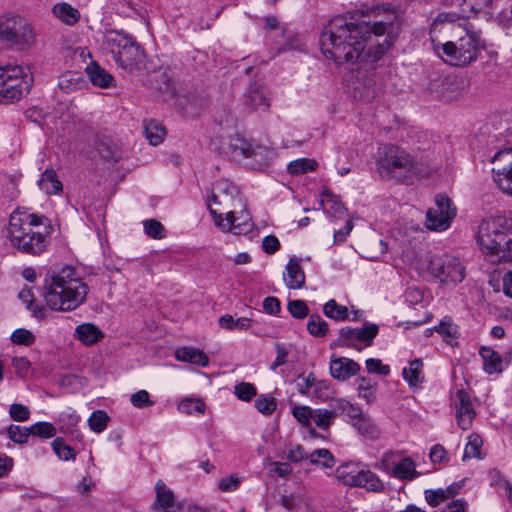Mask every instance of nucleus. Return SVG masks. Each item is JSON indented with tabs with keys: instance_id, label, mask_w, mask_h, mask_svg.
<instances>
[{
	"instance_id": "28",
	"label": "nucleus",
	"mask_w": 512,
	"mask_h": 512,
	"mask_svg": "<svg viewBox=\"0 0 512 512\" xmlns=\"http://www.w3.org/2000/svg\"><path fill=\"white\" fill-rule=\"evenodd\" d=\"M39 188L48 195L57 194L62 191V183L57 178L53 169H46L38 180Z\"/></svg>"
},
{
	"instance_id": "15",
	"label": "nucleus",
	"mask_w": 512,
	"mask_h": 512,
	"mask_svg": "<svg viewBox=\"0 0 512 512\" xmlns=\"http://www.w3.org/2000/svg\"><path fill=\"white\" fill-rule=\"evenodd\" d=\"M491 163L493 180L498 188L512 196V148L498 151L492 158Z\"/></svg>"
},
{
	"instance_id": "12",
	"label": "nucleus",
	"mask_w": 512,
	"mask_h": 512,
	"mask_svg": "<svg viewBox=\"0 0 512 512\" xmlns=\"http://www.w3.org/2000/svg\"><path fill=\"white\" fill-rule=\"evenodd\" d=\"M215 192H212V196L208 198V207L212 208V204L220 206L217 213L222 212L223 215L229 210L237 209V207H243L244 199L238 187L228 181H220L215 185Z\"/></svg>"
},
{
	"instance_id": "64",
	"label": "nucleus",
	"mask_w": 512,
	"mask_h": 512,
	"mask_svg": "<svg viewBox=\"0 0 512 512\" xmlns=\"http://www.w3.org/2000/svg\"><path fill=\"white\" fill-rule=\"evenodd\" d=\"M9 415L14 421L22 422L29 419L30 410L25 405L14 403L10 406Z\"/></svg>"
},
{
	"instance_id": "40",
	"label": "nucleus",
	"mask_w": 512,
	"mask_h": 512,
	"mask_svg": "<svg viewBox=\"0 0 512 512\" xmlns=\"http://www.w3.org/2000/svg\"><path fill=\"white\" fill-rule=\"evenodd\" d=\"M52 449L60 460L69 461L75 460L76 451L71 446L67 445L63 438L57 437L51 443Z\"/></svg>"
},
{
	"instance_id": "13",
	"label": "nucleus",
	"mask_w": 512,
	"mask_h": 512,
	"mask_svg": "<svg viewBox=\"0 0 512 512\" xmlns=\"http://www.w3.org/2000/svg\"><path fill=\"white\" fill-rule=\"evenodd\" d=\"M456 216V208L446 196L439 194L435 198V206L426 213L427 228L434 231H444L449 228Z\"/></svg>"
},
{
	"instance_id": "55",
	"label": "nucleus",
	"mask_w": 512,
	"mask_h": 512,
	"mask_svg": "<svg viewBox=\"0 0 512 512\" xmlns=\"http://www.w3.org/2000/svg\"><path fill=\"white\" fill-rule=\"evenodd\" d=\"M31 435L39 436L41 438H51L56 434L55 427L48 422H38L30 426Z\"/></svg>"
},
{
	"instance_id": "47",
	"label": "nucleus",
	"mask_w": 512,
	"mask_h": 512,
	"mask_svg": "<svg viewBox=\"0 0 512 512\" xmlns=\"http://www.w3.org/2000/svg\"><path fill=\"white\" fill-rule=\"evenodd\" d=\"M327 387L324 382H316L315 376L310 373L307 376L300 375L296 382V389L297 391L302 395H308L310 392V389L313 387Z\"/></svg>"
},
{
	"instance_id": "60",
	"label": "nucleus",
	"mask_w": 512,
	"mask_h": 512,
	"mask_svg": "<svg viewBox=\"0 0 512 512\" xmlns=\"http://www.w3.org/2000/svg\"><path fill=\"white\" fill-rule=\"evenodd\" d=\"M59 421L61 423V431L63 433H71L75 432V427L79 422V416L73 413H62L59 417Z\"/></svg>"
},
{
	"instance_id": "59",
	"label": "nucleus",
	"mask_w": 512,
	"mask_h": 512,
	"mask_svg": "<svg viewBox=\"0 0 512 512\" xmlns=\"http://www.w3.org/2000/svg\"><path fill=\"white\" fill-rule=\"evenodd\" d=\"M282 505L287 510H305L307 509V502L300 495L282 496Z\"/></svg>"
},
{
	"instance_id": "21",
	"label": "nucleus",
	"mask_w": 512,
	"mask_h": 512,
	"mask_svg": "<svg viewBox=\"0 0 512 512\" xmlns=\"http://www.w3.org/2000/svg\"><path fill=\"white\" fill-rule=\"evenodd\" d=\"M360 370V365L352 359L340 357L333 359L330 363V372L333 378L338 380H347L356 375Z\"/></svg>"
},
{
	"instance_id": "33",
	"label": "nucleus",
	"mask_w": 512,
	"mask_h": 512,
	"mask_svg": "<svg viewBox=\"0 0 512 512\" xmlns=\"http://www.w3.org/2000/svg\"><path fill=\"white\" fill-rule=\"evenodd\" d=\"M351 424L361 435L369 439H376L379 436L378 427L364 413Z\"/></svg>"
},
{
	"instance_id": "36",
	"label": "nucleus",
	"mask_w": 512,
	"mask_h": 512,
	"mask_svg": "<svg viewBox=\"0 0 512 512\" xmlns=\"http://www.w3.org/2000/svg\"><path fill=\"white\" fill-rule=\"evenodd\" d=\"M156 489V505L161 509L167 510L174 506V494L171 490L167 489L162 481H158L155 486Z\"/></svg>"
},
{
	"instance_id": "39",
	"label": "nucleus",
	"mask_w": 512,
	"mask_h": 512,
	"mask_svg": "<svg viewBox=\"0 0 512 512\" xmlns=\"http://www.w3.org/2000/svg\"><path fill=\"white\" fill-rule=\"evenodd\" d=\"M433 330L440 334L446 342H449L448 339L458 337V327L449 316H445L438 325L433 327Z\"/></svg>"
},
{
	"instance_id": "18",
	"label": "nucleus",
	"mask_w": 512,
	"mask_h": 512,
	"mask_svg": "<svg viewBox=\"0 0 512 512\" xmlns=\"http://www.w3.org/2000/svg\"><path fill=\"white\" fill-rule=\"evenodd\" d=\"M398 456L396 452H386L383 454L381 459L382 468L385 471H389L390 467L393 466L392 475L401 480H414L420 473L415 469V463L410 457H404L400 461L395 462V458Z\"/></svg>"
},
{
	"instance_id": "3",
	"label": "nucleus",
	"mask_w": 512,
	"mask_h": 512,
	"mask_svg": "<svg viewBox=\"0 0 512 512\" xmlns=\"http://www.w3.org/2000/svg\"><path fill=\"white\" fill-rule=\"evenodd\" d=\"M455 40L445 43L432 39L435 52L453 66L464 67L475 61L484 48L478 32L473 31L467 21L453 25Z\"/></svg>"
},
{
	"instance_id": "57",
	"label": "nucleus",
	"mask_w": 512,
	"mask_h": 512,
	"mask_svg": "<svg viewBox=\"0 0 512 512\" xmlns=\"http://www.w3.org/2000/svg\"><path fill=\"white\" fill-rule=\"evenodd\" d=\"M11 341L17 345L30 346L34 343L35 336L30 330L19 328L12 333Z\"/></svg>"
},
{
	"instance_id": "31",
	"label": "nucleus",
	"mask_w": 512,
	"mask_h": 512,
	"mask_svg": "<svg viewBox=\"0 0 512 512\" xmlns=\"http://www.w3.org/2000/svg\"><path fill=\"white\" fill-rule=\"evenodd\" d=\"M78 339L85 345H93L102 337V332L93 324L86 323L76 328Z\"/></svg>"
},
{
	"instance_id": "63",
	"label": "nucleus",
	"mask_w": 512,
	"mask_h": 512,
	"mask_svg": "<svg viewBox=\"0 0 512 512\" xmlns=\"http://www.w3.org/2000/svg\"><path fill=\"white\" fill-rule=\"evenodd\" d=\"M313 412L314 411L308 406H295L292 409L293 416L297 419V421L305 426L310 425Z\"/></svg>"
},
{
	"instance_id": "1",
	"label": "nucleus",
	"mask_w": 512,
	"mask_h": 512,
	"mask_svg": "<svg viewBox=\"0 0 512 512\" xmlns=\"http://www.w3.org/2000/svg\"><path fill=\"white\" fill-rule=\"evenodd\" d=\"M388 25L382 21H354L353 17L336 16L329 21L319 39L322 54L336 64L354 63L361 56L368 62L378 61L392 44Z\"/></svg>"
},
{
	"instance_id": "61",
	"label": "nucleus",
	"mask_w": 512,
	"mask_h": 512,
	"mask_svg": "<svg viewBox=\"0 0 512 512\" xmlns=\"http://www.w3.org/2000/svg\"><path fill=\"white\" fill-rule=\"evenodd\" d=\"M144 230L147 235L154 239H162L164 234V227L163 225L154 219H149L143 222Z\"/></svg>"
},
{
	"instance_id": "24",
	"label": "nucleus",
	"mask_w": 512,
	"mask_h": 512,
	"mask_svg": "<svg viewBox=\"0 0 512 512\" xmlns=\"http://www.w3.org/2000/svg\"><path fill=\"white\" fill-rule=\"evenodd\" d=\"M175 357L179 361L189 362L201 367H206L209 363V359L203 351L192 347H183L177 349L175 352Z\"/></svg>"
},
{
	"instance_id": "51",
	"label": "nucleus",
	"mask_w": 512,
	"mask_h": 512,
	"mask_svg": "<svg viewBox=\"0 0 512 512\" xmlns=\"http://www.w3.org/2000/svg\"><path fill=\"white\" fill-rule=\"evenodd\" d=\"M336 410L342 414H345L348 418L351 419V422L355 421L363 414L362 410L358 406H355L354 404L344 399L337 401Z\"/></svg>"
},
{
	"instance_id": "46",
	"label": "nucleus",
	"mask_w": 512,
	"mask_h": 512,
	"mask_svg": "<svg viewBox=\"0 0 512 512\" xmlns=\"http://www.w3.org/2000/svg\"><path fill=\"white\" fill-rule=\"evenodd\" d=\"M336 411L327 410V409H316L313 412L312 419L314 420L316 426L321 429H328L330 425L333 423V420L336 417Z\"/></svg>"
},
{
	"instance_id": "29",
	"label": "nucleus",
	"mask_w": 512,
	"mask_h": 512,
	"mask_svg": "<svg viewBox=\"0 0 512 512\" xmlns=\"http://www.w3.org/2000/svg\"><path fill=\"white\" fill-rule=\"evenodd\" d=\"M491 5L492 0H462L460 10L463 17L470 18L481 12H488Z\"/></svg>"
},
{
	"instance_id": "52",
	"label": "nucleus",
	"mask_w": 512,
	"mask_h": 512,
	"mask_svg": "<svg viewBox=\"0 0 512 512\" xmlns=\"http://www.w3.org/2000/svg\"><path fill=\"white\" fill-rule=\"evenodd\" d=\"M376 384L369 378L359 379L358 392L359 396L364 398L368 403H371L375 399V388Z\"/></svg>"
},
{
	"instance_id": "43",
	"label": "nucleus",
	"mask_w": 512,
	"mask_h": 512,
	"mask_svg": "<svg viewBox=\"0 0 512 512\" xmlns=\"http://www.w3.org/2000/svg\"><path fill=\"white\" fill-rule=\"evenodd\" d=\"M311 464L320 465L323 468H331L335 464V458L328 449H316L310 453Z\"/></svg>"
},
{
	"instance_id": "16",
	"label": "nucleus",
	"mask_w": 512,
	"mask_h": 512,
	"mask_svg": "<svg viewBox=\"0 0 512 512\" xmlns=\"http://www.w3.org/2000/svg\"><path fill=\"white\" fill-rule=\"evenodd\" d=\"M428 92L435 98L445 102H451L458 99L462 94L461 83L455 76L433 74L427 85Z\"/></svg>"
},
{
	"instance_id": "49",
	"label": "nucleus",
	"mask_w": 512,
	"mask_h": 512,
	"mask_svg": "<svg viewBox=\"0 0 512 512\" xmlns=\"http://www.w3.org/2000/svg\"><path fill=\"white\" fill-rule=\"evenodd\" d=\"M482 443V439L478 434H471L468 437V443L464 450L463 460L467 458H480V448Z\"/></svg>"
},
{
	"instance_id": "58",
	"label": "nucleus",
	"mask_w": 512,
	"mask_h": 512,
	"mask_svg": "<svg viewBox=\"0 0 512 512\" xmlns=\"http://www.w3.org/2000/svg\"><path fill=\"white\" fill-rule=\"evenodd\" d=\"M31 435L30 427L23 428L18 425H10L8 427V436L9 438L18 444H23L28 441L29 436Z\"/></svg>"
},
{
	"instance_id": "34",
	"label": "nucleus",
	"mask_w": 512,
	"mask_h": 512,
	"mask_svg": "<svg viewBox=\"0 0 512 512\" xmlns=\"http://www.w3.org/2000/svg\"><path fill=\"white\" fill-rule=\"evenodd\" d=\"M144 132L151 145L160 144L166 134L165 128L155 120L144 121Z\"/></svg>"
},
{
	"instance_id": "8",
	"label": "nucleus",
	"mask_w": 512,
	"mask_h": 512,
	"mask_svg": "<svg viewBox=\"0 0 512 512\" xmlns=\"http://www.w3.org/2000/svg\"><path fill=\"white\" fill-rule=\"evenodd\" d=\"M102 46L112 54L114 61L124 70L132 71L142 63L141 47L128 35L109 30L104 34Z\"/></svg>"
},
{
	"instance_id": "50",
	"label": "nucleus",
	"mask_w": 512,
	"mask_h": 512,
	"mask_svg": "<svg viewBox=\"0 0 512 512\" xmlns=\"http://www.w3.org/2000/svg\"><path fill=\"white\" fill-rule=\"evenodd\" d=\"M234 394L239 400L248 402L257 395V389L254 384L240 382L235 385Z\"/></svg>"
},
{
	"instance_id": "20",
	"label": "nucleus",
	"mask_w": 512,
	"mask_h": 512,
	"mask_svg": "<svg viewBox=\"0 0 512 512\" xmlns=\"http://www.w3.org/2000/svg\"><path fill=\"white\" fill-rule=\"evenodd\" d=\"M456 418L459 427L467 430L471 427L473 419L476 416L469 395L464 390L457 391Z\"/></svg>"
},
{
	"instance_id": "11",
	"label": "nucleus",
	"mask_w": 512,
	"mask_h": 512,
	"mask_svg": "<svg viewBox=\"0 0 512 512\" xmlns=\"http://www.w3.org/2000/svg\"><path fill=\"white\" fill-rule=\"evenodd\" d=\"M430 273L445 283H459L464 277V267L452 256H433L428 265Z\"/></svg>"
},
{
	"instance_id": "44",
	"label": "nucleus",
	"mask_w": 512,
	"mask_h": 512,
	"mask_svg": "<svg viewBox=\"0 0 512 512\" xmlns=\"http://www.w3.org/2000/svg\"><path fill=\"white\" fill-rule=\"evenodd\" d=\"M0 38L10 44L21 43L22 37L19 34L17 23L13 22V25H9V23L0 22Z\"/></svg>"
},
{
	"instance_id": "22",
	"label": "nucleus",
	"mask_w": 512,
	"mask_h": 512,
	"mask_svg": "<svg viewBox=\"0 0 512 512\" xmlns=\"http://www.w3.org/2000/svg\"><path fill=\"white\" fill-rule=\"evenodd\" d=\"M287 274L284 275L286 286L289 289H300L305 284V274L299 259L291 258L286 265Z\"/></svg>"
},
{
	"instance_id": "6",
	"label": "nucleus",
	"mask_w": 512,
	"mask_h": 512,
	"mask_svg": "<svg viewBox=\"0 0 512 512\" xmlns=\"http://www.w3.org/2000/svg\"><path fill=\"white\" fill-rule=\"evenodd\" d=\"M219 143L218 147V142L213 141L212 146L220 154L235 162H245L253 169L264 168L271 154L267 147L251 142L238 134L222 139Z\"/></svg>"
},
{
	"instance_id": "26",
	"label": "nucleus",
	"mask_w": 512,
	"mask_h": 512,
	"mask_svg": "<svg viewBox=\"0 0 512 512\" xmlns=\"http://www.w3.org/2000/svg\"><path fill=\"white\" fill-rule=\"evenodd\" d=\"M354 487L363 488L370 492H382L385 488L383 481L371 470L362 469L357 484Z\"/></svg>"
},
{
	"instance_id": "4",
	"label": "nucleus",
	"mask_w": 512,
	"mask_h": 512,
	"mask_svg": "<svg viewBox=\"0 0 512 512\" xmlns=\"http://www.w3.org/2000/svg\"><path fill=\"white\" fill-rule=\"evenodd\" d=\"M44 217L36 214L14 212L9 220V237L19 251L38 255L47 245L46 235L34 228L42 224Z\"/></svg>"
},
{
	"instance_id": "48",
	"label": "nucleus",
	"mask_w": 512,
	"mask_h": 512,
	"mask_svg": "<svg viewBox=\"0 0 512 512\" xmlns=\"http://www.w3.org/2000/svg\"><path fill=\"white\" fill-rule=\"evenodd\" d=\"M109 417L106 412L102 410L94 411L88 419L89 427L96 433H101L107 427Z\"/></svg>"
},
{
	"instance_id": "37",
	"label": "nucleus",
	"mask_w": 512,
	"mask_h": 512,
	"mask_svg": "<svg viewBox=\"0 0 512 512\" xmlns=\"http://www.w3.org/2000/svg\"><path fill=\"white\" fill-rule=\"evenodd\" d=\"M251 319L240 317L234 319L231 315L226 314L221 316L218 320L219 326L227 330H247L251 327Z\"/></svg>"
},
{
	"instance_id": "45",
	"label": "nucleus",
	"mask_w": 512,
	"mask_h": 512,
	"mask_svg": "<svg viewBox=\"0 0 512 512\" xmlns=\"http://www.w3.org/2000/svg\"><path fill=\"white\" fill-rule=\"evenodd\" d=\"M178 410L181 413L188 415L194 413L203 414L205 411V404L201 399L185 398L179 403Z\"/></svg>"
},
{
	"instance_id": "2",
	"label": "nucleus",
	"mask_w": 512,
	"mask_h": 512,
	"mask_svg": "<svg viewBox=\"0 0 512 512\" xmlns=\"http://www.w3.org/2000/svg\"><path fill=\"white\" fill-rule=\"evenodd\" d=\"M88 286L71 266L61 270H49L44 279V299L47 306L56 311H72L82 305Z\"/></svg>"
},
{
	"instance_id": "14",
	"label": "nucleus",
	"mask_w": 512,
	"mask_h": 512,
	"mask_svg": "<svg viewBox=\"0 0 512 512\" xmlns=\"http://www.w3.org/2000/svg\"><path fill=\"white\" fill-rule=\"evenodd\" d=\"M462 488V483H453L449 485L447 488L436 489V490H425V499L427 503L431 507H437L441 504L446 503L449 509V512H466L468 509V503L459 498L454 499V497L459 493Z\"/></svg>"
},
{
	"instance_id": "5",
	"label": "nucleus",
	"mask_w": 512,
	"mask_h": 512,
	"mask_svg": "<svg viewBox=\"0 0 512 512\" xmlns=\"http://www.w3.org/2000/svg\"><path fill=\"white\" fill-rule=\"evenodd\" d=\"M477 242L485 254L511 260L507 248H512V220L504 216L483 220L478 227Z\"/></svg>"
},
{
	"instance_id": "27",
	"label": "nucleus",
	"mask_w": 512,
	"mask_h": 512,
	"mask_svg": "<svg viewBox=\"0 0 512 512\" xmlns=\"http://www.w3.org/2000/svg\"><path fill=\"white\" fill-rule=\"evenodd\" d=\"M86 72L92 84L100 88H108L114 81L113 76L95 62L86 67Z\"/></svg>"
},
{
	"instance_id": "30",
	"label": "nucleus",
	"mask_w": 512,
	"mask_h": 512,
	"mask_svg": "<svg viewBox=\"0 0 512 512\" xmlns=\"http://www.w3.org/2000/svg\"><path fill=\"white\" fill-rule=\"evenodd\" d=\"M480 355L483 358L485 372L493 374L502 370V358L497 352L491 348L483 347L480 350Z\"/></svg>"
},
{
	"instance_id": "42",
	"label": "nucleus",
	"mask_w": 512,
	"mask_h": 512,
	"mask_svg": "<svg viewBox=\"0 0 512 512\" xmlns=\"http://www.w3.org/2000/svg\"><path fill=\"white\" fill-rule=\"evenodd\" d=\"M307 330L312 336L324 337L328 332V324L321 316L313 314L307 322Z\"/></svg>"
},
{
	"instance_id": "54",
	"label": "nucleus",
	"mask_w": 512,
	"mask_h": 512,
	"mask_svg": "<svg viewBox=\"0 0 512 512\" xmlns=\"http://www.w3.org/2000/svg\"><path fill=\"white\" fill-rule=\"evenodd\" d=\"M276 406H277L276 400L272 396L260 395L255 400V407L257 408V410L260 413H262L264 415L272 414L275 411Z\"/></svg>"
},
{
	"instance_id": "56",
	"label": "nucleus",
	"mask_w": 512,
	"mask_h": 512,
	"mask_svg": "<svg viewBox=\"0 0 512 512\" xmlns=\"http://www.w3.org/2000/svg\"><path fill=\"white\" fill-rule=\"evenodd\" d=\"M457 20V14L454 12H442L439 13L435 19L433 20L431 24V30L432 33L433 30L437 28L439 24H446L448 25V29L453 34V25H457L455 22Z\"/></svg>"
},
{
	"instance_id": "53",
	"label": "nucleus",
	"mask_w": 512,
	"mask_h": 512,
	"mask_svg": "<svg viewBox=\"0 0 512 512\" xmlns=\"http://www.w3.org/2000/svg\"><path fill=\"white\" fill-rule=\"evenodd\" d=\"M286 458L292 463H299L305 460H309L311 462L310 453L305 451L303 446L297 444L295 446H290L285 451Z\"/></svg>"
},
{
	"instance_id": "19",
	"label": "nucleus",
	"mask_w": 512,
	"mask_h": 512,
	"mask_svg": "<svg viewBox=\"0 0 512 512\" xmlns=\"http://www.w3.org/2000/svg\"><path fill=\"white\" fill-rule=\"evenodd\" d=\"M243 102L252 111H267L271 105L270 93L265 86L253 84L244 94Z\"/></svg>"
},
{
	"instance_id": "23",
	"label": "nucleus",
	"mask_w": 512,
	"mask_h": 512,
	"mask_svg": "<svg viewBox=\"0 0 512 512\" xmlns=\"http://www.w3.org/2000/svg\"><path fill=\"white\" fill-rule=\"evenodd\" d=\"M359 462H346L336 468L334 475L344 485L354 487L361 472Z\"/></svg>"
},
{
	"instance_id": "9",
	"label": "nucleus",
	"mask_w": 512,
	"mask_h": 512,
	"mask_svg": "<svg viewBox=\"0 0 512 512\" xmlns=\"http://www.w3.org/2000/svg\"><path fill=\"white\" fill-rule=\"evenodd\" d=\"M24 69L21 66L0 67V97L6 101L19 100L24 92H28V85L23 80Z\"/></svg>"
},
{
	"instance_id": "7",
	"label": "nucleus",
	"mask_w": 512,
	"mask_h": 512,
	"mask_svg": "<svg viewBox=\"0 0 512 512\" xmlns=\"http://www.w3.org/2000/svg\"><path fill=\"white\" fill-rule=\"evenodd\" d=\"M377 170L383 179L406 182L419 173V165L405 150L386 146L377 161Z\"/></svg>"
},
{
	"instance_id": "10",
	"label": "nucleus",
	"mask_w": 512,
	"mask_h": 512,
	"mask_svg": "<svg viewBox=\"0 0 512 512\" xmlns=\"http://www.w3.org/2000/svg\"><path fill=\"white\" fill-rule=\"evenodd\" d=\"M239 208V212H237L236 209L226 212L225 219L223 218V213H217L215 208H210V213L213 216L215 224L222 230L235 235H242L248 233L252 229L253 224L251 216L245 208V202H243V207Z\"/></svg>"
},
{
	"instance_id": "38",
	"label": "nucleus",
	"mask_w": 512,
	"mask_h": 512,
	"mask_svg": "<svg viewBox=\"0 0 512 512\" xmlns=\"http://www.w3.org/2000/svg\"><path fill=\"white\" fill-rule=\"evenodd\" d=\"M324 314L336 321H345L349 317V311L346 306L338 304L334 299H330L323 307Z\"/></svg>"
},
{
	"instance_id": "17",
	"label": "nucleus",
	"mask_w": 512,
	"mask_h": 512,
	"mask_svg": "<svg viewBox=\"0 0 512 512\" xmlns=\"http://www.w3.org/2000/svg\"><path fill=\"white\" fill-rule=\"evenodd\" d=\"M378 326L376 324H369L363 328H349L344 327L339 330V338L337 340L338 346L357 348V341L364 342L366 346H370L372 340L378 333ZM361 350V348H359Z\"/></svg>"
},
{
	"instance_id": "32",
	"label": "nucleus",
	"mask_w": 512,
	"mask_h": 512,
	"mask_svg": "<svg viewBox=\"0 0 512 512\" xmlns=\"http://www.w3.org/2000/svg\"><path fill=\"white\" fill-rule=\"evenodd\" d=\"M83 82L84 81L78 72L67 71L60 75L58 79V86L63 92L71 93L80 89Z\"/></svg>"
},
{
	"instance_id": "35",
	"label": "nucleus",
	"mask_w": 512,
	"mask_h": 512,
	"mask_svg": "<svg viewBox=\"0 0 512 512\" xmlns=\"http://www.w3.org/2000/svg\"><path fill=\"white\" fill-rule=\"evenodd\" d=\"M423 369V362L421 359H415L410 361L409 367H405L402 371L404 380L408 382L410 386H416L421 382V374Z\"/></svg>"
},
{
	"instance_id": "41",
	"label": "nucleus",
	"mask_w": 512,
	"mask_h": 512,
	"mask_svg": "<svg viewBox=\"0 0 512 512\" xmlns=\"http://www.w3.org/2000/svg\"><path fill=\"white\" fill-rule=\"evenodd\" d=\"M317 167V162L313 159L300 158L290 162L287 166V171L291 175L303 174L308 171H313Z\"/></svg>"
},
{
	"instance_id": "25",
	"label": "nucleus",
	"mask_w": 512,
	"mask_h": 512,
	"mask_svg": "<svg viewBox=\"0 0 512 512\" xmlns=\"http://www.w3.org/2000/svg\"><path fill=\"white\" fill-rule=\"evenodd\" d=\"M52 12L62 23L69 26L76 24L80 19L78 9L66 2L56 3L52 8Z\"/></svg>"
},
{
	"instance_id": "62",
	"label": "nucleus",
	"mask_w": 512,
	"mask_h": 512,
	"mask_svg": "<svg viewBox=\"0 0 512 512\" xmlns=\"http://www.w3.org/2000/svg\"><path fill=\"white\" fill-rule=\"evenodd\" d=\"M288 311L297 319H303L308 315L309 309L303 300H291L288 302Z\"/></svg>"
}]
</instances>
